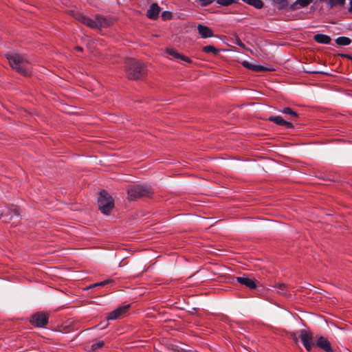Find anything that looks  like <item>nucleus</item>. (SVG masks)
<instances>
[{"label": "nucleus", "mask_w": 352, "mask_h": 352, "mask_svg": "<svg viewBox=\"0 0 352 352\" xmlns=\"http://www.w3.org/2000/svg\"><path fill=\"white\" fill-rule=\"evenodd\" d=\"M5 56L13 69L25 76L30 75L31 64L25 57L15 52H8Z\"/></svg>", "instance_id": "1"}, {"label": "nucleus", "mask_w": 352, "mask_h": 352, "mask_svg": "<svg viewBox=\"0 0 352 352\" xmlns=\"http://www.w3.org/2000/svg\"><path fill=\"white\" fill-rule=\"evenodd\" d=\"M166 53L170 56H172L175 58H179L184 61H186L187 63H191V60L187 57L179 53H178L176 50L173 49H167Z\"/></svg>", "instance_id": "16"}, {"label": "nucleus", "mask_w": 352, "mask_h": 352, "mask_svg": "<svg viewBox=\"0 0 352 352\" xmlns=\"http://www.w3.org/2000/svg\"><path fill=\"white\" fill-rule=\"evenodd\" d=\"M153 194L152 188L146 185H131L127 188V195L129 201H135L142 197H150Z\"/></svg>", "instance_id": "3"}, {"label": "nucleus", "mask_w": 352, "mask_h": 352, "mask_svg": "<svg viewBox=\"0 0 352 352\" xmlns=\"http://www.w3.org/2000/svg\"><path fill=\"white\" fill-rule=\"evenodd\" d=\"M314 39L318 43L329 44L331 38L329 36L323 34H316L314 36Z\"/></svg>", "instance_id": "15"}, {"label": "nucleus", "mask_w": 352, "mask_h": 352, "mask_svg": "<svg viewBox=\"0 0 352 352\" xmlns=\"http://www.w3.org/2000/svg\"><path fill=\"white\" fill-rule=\"evenodd\" d=\"M70 14L77 21L81 22L82 23L86 25L87 26L91 28H96L97 25L95 23V20L91 19L89 17H87L82 14L81 13L76 12L74 10L69 11Z\"/></svg>", "instance_id": "7"}, {"label": "nucleus", "mask_w": 352, "mask_h": 352, "mask_svg": "<svg viewBox=\"0 0 352 352\" xmlns=\"http://www.w3.org/2000/svg\"><path fill=\"white\" fill-rule=\"evenodd\" d=\"M98 286L102 287L103 286L102 281L100 282V283H97L93 284V285H90L89 287V288H93L94 287H98Z\"/></svg>", "instance_id": "32"}, {"label": "nucleus", "mask_w": 352, "mask_h": 352, "mask_svg": "<svg viewBox=\"0 0 352 352\" xmlns=\"http://www.w3.org/2000/svg\"><path fill=\"white\" fill-rule=\"evenodd\" d=\"M239 0H217V3L223 6H228L232 3H237Z\"/></svg>", "instance_id": "26"}, {"label": "nucleus", "mask_w": 352, "mask_h": 352, "mask_svg": "<svg viewBox=\"0 0 352 352\" xmlns=\"http://www.w3.org/2000/svg\"><path fill=\"white\" fill-rule=\"evenodd\" d=\"M236 280L241 285H245L250 289H255L257 287L256 281L248 277L237 276L236 277Z\"/></svg>", "instance_id": "10"}, {"label": "nucleus", "mask_w": 352, "mask_h": 352, "mask_svg": "<svg viewBox=\"0 0 352 352\" xmlns=\"http://www.w3.org/2000/svg\"><path fill=\"white\" fill-rule=\"evenodd\" d=\"M197 30L201 38H206L213 36V32L212 30L208 26L202 25V24H198L197 25Z\"/></svg>", "instance_id": "13"}, {"label": "nucleus", "mask_w": 352, "mask_h": 352, "mask_svg": "<svg viewBox=\"0 0 352 352\" xmlns=\"http://www.w3.org/2000/svg\"><path fill=\"white\" fill-rule=\"evenodd\" d=\"M2 216H3V212L0 210V219L1 218Z\"/></svg>", "instance_id": "38"}, {"label": "nucleus", "mask_w": 352, "mask_h": 352, "mask_svg": "<svg viewBox=\"0 0 352 352\" xmlns=\"http://www.w3.org/2000/svg\"><path fill=\"white\" fill-rule=\"evenodd\" d=\"M283 113L290 116L292 118H297L298 114L290 107H285L280 111Z\"/></svg>", "instance_id": "22"}, {"label": "nucleus", "mask_w": 352, "mask_h": 352, "mask_svg": "<svg viewBox=\"0 0 352 352\" xmlns=\"http://www.w3.org/2000/svg\"><path fill=\"white\" fill-rule=\"evenodd\" d=\"M113 280L111 279H107L104 281H102L103 286L111 283Z\"/></svg>", "instance_id": "34"}, {"label": "nucleus", "mask_w": 352, "mask_h": 352, "mask_svg": "<svg viewBox=\"0 0 352 352\" xmlns=\"http://www.w3.org/2000/svg\"><path fill=\"white\" fill-rule=\"evenodd\" d=\"M49 320V315L45 312H36L32 315L30 323L36 327H45Z\"/></svg>", "instance_id": "5"}, {"label": "nucleus", "mask_w": 352, "mask_h": 352, "mask_svg": "<svg viewBox=\"0 0 352 352\" xmlns=\"http://www.w3.org/2000/svg\"><path fill=\"white\" fill-rule=\"evenodd\" d=\"M76 50L78 51H80V52H82V50H83L82 47L80 46H76Z\"/></svg>", "instance_id": "36"}, {"label": "nucleus", "mask_w": 352, "mask_h": 352, "mask_svg": "<svg viewBox=\"0 0 352 352\" xmlns=\"http://www.w3.org/2000/svg\"><path fill=\"white\" fill-rule=\"evenodd\" d=\"M162 18L164 21L169 20L172 18V13L169 11H164L162 13Z\"/></svg>", "instance_id": "28"}, {"label": "nucleus", "mask_w": 352, "mask_h": 352, "mask_svg": "<svg viewBox=\"0 0 352 352\" xmlns=\"http://www.w3.org/2000/svg\"><path fill=\"white\" fill-rule=\"evenodd\" d=\"M340 56L343 58H345L352 60V56L349 54H340Z\"/></svg>", "instance_id": "33"}, {"label": "nucleus", "mask_w": 352, "mask_h": 352, "mask_svg": "<svg viewBox=\"0 0 352 352\" xmlns=\"http://www.w3.org/2000/svg\"><path fill=\"white\" fill-rule=\"evenodd\" d=\"M236 43L238 45L241 46V47H244L243 43L241 42V41L239 38H237V39H236Z\"/></svg>", "instance_id": "35"}, {"label": "nucleus", "mask_w": 352, "mask_h": 352, "mask_svg": "<svg viewBox=\"0 0 352 352\" xmlns=\"http://www.w3.org/2000/svg\"><path fill=\"white\" fill-rule=\"evenodd\" d=\"M198 1L202 6H207L211 4L212 3H213L214 1H215L216 0H198Z\"/></svg>", "instance_id": "29"}, {"label": "nucleus", "mask_w": 352, "mask_h": 352, "mask_svg": "<svg viewBox=\"0 0 352 352\" xmlns=\"http://www.w3.org/2000/svg\"><path fill=\"white\" fill-rule=\"evenodd\" d=\"M268 120L270 122H273L274 123L280 125L285 126L287 129L294 128V125L291 122H288L285 120L281 116H271L268 118Z\"/></svg>", "instance_id": "12"}, {"label": "nucleus", "mask_w": 352, "mask_h": 352, "mask_svg": "<svg viewBox=\"0 0 352 352\" xmlns=\"http://www.w3.org/2000/svg\"><path fill=\"white\" fill-rule=\"evenodd\" d=\"M299 338L301 340L305 348L307 351H311L312 347L315 346V342L313 341V334L311 332L305 329H301L298 332Z\"/></svg>", "instance_id": "6"}, {"label": "nucleus", "mask_w": 352, "mask_h": 352, "mask_svg": "<svg viewBox=\"0 0 352 352\" xmlns=\"http://www.w3.org/2000/svg\"><path fill=\"white\" fill-rule=\"evenodd\" d=\"M350 8L349 9V12H352V0H350Z\"/></svg>", "instance_id": "37"}, {"label": "nucleus", "mask_w": 352, "mask_h": 352, "mask_svg": "<svg viewBox=\"0 0 352 352\" xmlns=\"http://www.w3.org/2000/svg\"><path fill=\"white\" fill-rule=\"evenodd\" d=\"M98 208L104 214H109L114 207V201L107 191L103 190L100 192L98 199Z\"/></svg>", "instance_id": "4"}, {"label": "nucleus", "mask_w": 352, "mask_h": 352, "mask_svg": "<svg viewBox=\"0 0 352 352\" xmlns=\"http://www.w3.org/2000/svg\"><path fill=\"white\" fill-rule=\"evenodd\" d=\"M126 74L130 80L142 79L146 74L145 65L133 58H129L125 62Z\"/></svg>", "instance_id": "2"}, {"label": "nucleus", "mask_w": 352, "mask_h": 352, "mask_svg": "<svg viewBox=\"0 0 352 352\" xmlns=\"http://www.w3.org/2000/svg\"><path fill=\"white\" fill-rule=\"evenodd\" d=\"M202 50L205 53H212L213 54H217L219 52V50L215 48L213 45H206L203 47Z\"/></svg>", "instance_id": "23"}, {"label": "nucleus", "mask_w": 352, "mask_h": 352, "mask_svg": "<svg viewBox=\"0 0 352 352\" xmlns=\"http://www.w3.org/2000/svg\"><path fill=\"white\" fill-rule=\"evenodd\" d=\"M160 10L161 8L158 4L153 3L151 5L149 9L147 10L146 16L150 19L155 20L158 17Z\"/></svg>", "instance_id": "11"}, {"label": "nucleus", "mask_w": 352, "mask_h": 352, "mask_svg": "<svg viewBox=\"0 0 352 352\" xmlns=\"http://www.w3.org/2000/svg\"><path fill=\"white\" fill-rule=\"evenodd\" d=\"M290 337L295 342H298V338H299V336L298 337L297 336V333H295V332H292L290 333Z\"/></svg>", "instance_id": "30"}, {"label": "nucleus", "mask_w": 352, "mask_h": 352, "mask_svg": "<svg viewBox=\"0 0 352 352\" xmlns=\"http://www.w3.org/2000/svg\"><path fill=\"white\" fill-rule=\"evenodd\" d=\"M129 307V305L118 307L109 314L107 316V320H116L120 318L124 313L128 311Z\"/></svg>", "instance_id": "8"}, {"label": "nucleus", "mask_w": 352, "mask_h": 352, "mask_svg": "<svg viewBox=\"0 0 352 352\" xmlns=\"http://www.w3.org/2000/svg\"><path fill=\"white\" fill-rule=\"evenodd\" d=\"M245 3L254 6L257 9H261L263 7V2L261 0H242Z\"/></svg>", "instance_id": "20"}, {"label": "nucleus", "mask_w": 352, "mask_h": 352, "mask_svg": "<svg viewBox=\"0 0 352 352\" xmlns=\"http://www.w3.org/2000/svg\"><path fill=\"white\" fill-rule=\"evenodd\" d=\"M336 43L338 45L346 46L351 43L352 41L350 38L346 36H340L336 39Z\"/></svg>", "instance_id": "17"}, {"label": "nucleus", "mask_w": 352, "mask_h": 352, "mask_svg": "<svg viewBox=\"0 0 352 352\" xmlns=\"http://www.w3.org/2000/svg\"><path fill=\"white\" fill-rule=\"evenodd\" d=\"M314 0H296V2L292 6V8H294L296 4H300L302 7H306L309 5Z\"/></svg>", "instance_id": "25"}, {"label": "nucleus", "mask_w": 352, "mask_h": 352, "mask_svg": "<svg viewBox=\"0 0 352 352\" xmlns=\"http://www.w3.org/2000/svg\"><path fill=\"white\" fill-rule=\"evenodd\" d=\"M104 344V341H98L96 343H94L91 346V351L93 352H96L97 350L101 349Z\"/></svg>", "instance_id": "24"}, {"label": "nucleus", "mask_w": 352, "mask_h": 352, "mask_svg": "<svg viewBox=\"0 0 352 352\" xmlns=\"http://www.w3.org/2000/svg\"><path fill=\"white\" fill-rule=\"evenodd\" d=\"M95 23L97 25L96 28H100L107 25V19L100 15H96L95 19Z\"/></svg>", "instance_id": "18"}, {"label": "nucleus", "mask_w": 352, "mask_h": 352, "mask_svg": "<svg viewBox=\"0 0 352 352\" xmlns=\"http://www.w3.org/2000/svg\"><path fill=\"white\" fill-rule=\"evenodd\" d=\"M11 210H12V213L14 214V215H15L16 217H19L20 215L19 208H18L17 207H14Z\"/></svg>", "instance_id": "31"}, {"label": "nucleus", "mask_w": 352, "mask_h": 352, "mask_svg": "<svg viewBox=\"0 0 352 352\" xmlns=\"http://www.w3.org/2000/svg\"><path fill=\"white\" fill-rule=\"evenodd\" d=\"M275 287L278 289V292L283 296H287V286L285 283H278Z\"/></svg>", "instance_id": "21"}, {"label": "nucleus", "mask_w": 352, "mask_h": 352, "mask_svg": "<svg viewBox=\"0 0 352 352\" xmlns=\"http://www.w3.org/2000/svg\"><path fill=\"white\" fill-rule=\"evenodd\" d=\"M320 1L327 2L330 8L336 6H342L345 3V0H319Z\"/></svg>", "instance_id": "19"}, {"label": "nucleus", "mask_w": 352, "mask_h": 352, "mask_svg": "<svg viewBox=\"0 0 352 352\" xmlns=\"http://www.w3.org/2000/svg\"><path fill=\"white\" fill-rule=\"evenodd\" d=\"M276 4L280 5V8L283 9L287 6V0H272Z\"/></svg>", "instance_id": "27"}, {"label": "nucleus", "mask_w": 352, "mask_h": 352, "mask_svg": "<svg viewBox=\"0 0 352 352\" xmlns=\"http://www.w3.org/2000/svg\"><path fill=\"white\" fill-rule=\"evenodd\" d=\"M242 65L245 67H246L249 69H251L252 71H254V72H264V71L267 70V69L266 67H265L262 65H254L247 60H244L242 63Z\"/></svg>", "instance_id": "14"}, {"label": "nucleus", "mask_w": 352, "mask_h": 352, "mask_svg": "<svg viewBox=\"0 0 352 352\" xmlns=\"http://www.w3.org/2000/svg\"><path fill=\"white\" fill-rule=\"evenodd\" d=\"M315 346H318L325 352H333V350L331 346V343L329 342L327 338L324 336H320L316 342L315 343Z\"/></svg>", "instance_id": "9"}]
</instances>
